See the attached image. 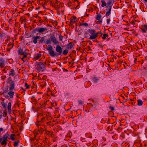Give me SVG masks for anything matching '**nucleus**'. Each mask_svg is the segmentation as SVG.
<instances>
[{
  "label": "nucleus",
  "mask_w": 147,
  "mask_h": 147,
  "mask_svg": "<svg viewBox=\"0 0 147 147\" xmlns=\"http://www.w3.org/2000/svg\"><path fill=\"white\" fill-rule=\"evenodd\" d=\"M45 41V43L47 45L51 44V42H52L55 45H56L59 43L58 41L54 35L51 36L50 39H48L47 40Z\"/></svg>",
  "instance_id": "f257e3e1"
},
{
  "label": "nucleus",
  "mask_w": 147,
  "mask_h": 147,
  "mask_svg": "<svg viewBox=\"0 0 147 147\" xmlns=\"http://www.w3.org/2000/svg\"><path fill=\"white\" fill-rule=\"evenodd\" d=\"M36 63L37 65L38 69L42 71L45 70V65H46V62L44 63L41 62H36Z\"/></svg>",
  "instance_id": "f03ea898"
},
{
  "label": "nucleus",
  "mask_w": 147,
  "mask_h": 147,
  "mask_svg": "<svg viewBox=\"0 0 147 147\" xmlns=\"http://www.w3.org/2000/svg\"><path fill=\"white\" fill-rule=\"evenodd\" d=\"M55 50L57 53H56L54 51L53 57H54L55 56H57L61 55L62 52V48L58 45L56 46Z\"/></svg>",
  "instance_id": "7ed1b4c3"
},
{
  "label": "nucleus",
  "mask_w": 147,
  "mask_h": 147,
  "mask_svg": "<svg viewBox=\"0 0 147 147\" xmlns=\"http://www.w3.org/2000/svg\"><path fill=\"white\" fill-rule=\"evenodd\" d=\"M9 136V135L7 133L3 136L2 138H0V143L1 142V141L3 140V141L1 143V145H6L7 143V139L8 138Z\"/></svg>",
  "instance_id": "20e7f679"
},
{
  "label": "nucleus",
  "mask_w": 147,
  "mask_h": 147,
  "mask_svg": "<svg viewBox=\"0 0 147 147\" xmlns=\"http://www.w3.org/2000/svg\"><path fill=\"white\" fill-rule=\"evenodd\" d=\"M47 50L49 51V54L51 57H53V55L54 54V51L53 50V47L50 45H49L46 48Z\"/></svg>",
  "instance_id": "39448f33"
},
{
  "label": "nucleus",
  "mask_w": 147,
  "mask_h": 147,
  "mask_svg": "<svg viewBox=\"0 0 147 147\" xmlns=\"http://www.w3.org/2000/svg\"><path fill=\"white\" fill-rule=\"evenodd\" d=\"M15 84L14 81H11L10 82L9 87V90H13L15 89Z\"/></svg>",
  "instance_id": "423d86ee"
},
{
  "label": "nucleus",
  "mask_w": 147,
  "mask_h": 147,
  "mask_svg": "<svg viewBox=\"0 0 147 147\" xmlns=\"http://www.w3.org/2000/svg\"><path fill=\"white\" fill-rule=\"evenodd\" d=\"M10 91L8 93V94L9 95L8 96L7 95H5L4 96L5 98H8L10 97L11 98H12L13 97V95L14 94V92L12 91V90H9Z\"/></svg>",
  "instance_id": "0eeeda50"
},
{
  "label": "nucleus",
  "mask_w": 147,
  "mask_h": 147,
  "mask_svg": "<svg viewBox=\"0 0 147 147\" xmlns=\"http://www.w3.org/2000/svg\"><path fill=\"white\" fill-rule=\"evenodd\" d=\"M101 33H101V31L98 32L96 33L95 32V34H94V35H93L92 36H90L89 39L90 40L94 39L97 38L98 34H101Z\"/></svg>",
  "instance_id": "6e6552de"
},
{
  "label": "nucleus",
  "mask_w": 147,
  "mask_h": 147,
  "mask_svg": "<svg viewBox=\"0 0 147 147\" xmlns=\"http://www.w3.org/2000/svg\"><path fill=\"white\" fill-rule=\"evenodd\" d=\"M5 59L3 58H0V67L1 68L5 66Z\"/></svg>",
  "instance_id": "1a4fd4ad"
},
{
  "label": "nucleus",
  "mask_w": 147,
  "mask_h": 147,
  "mask_svg": "<svg viewBox=\"0 0 147 147\" xmlns=\"http://www.w3.org/2000/svg\"><path fill=\"white\" fill-rule=\"evenodd\" d=\"M45 36L42 37L40 39L39 41V43L41 44H42L44 43L45 44H46L45 43L46 40H47V39H45Z\"/></svg>",
  "instance_id": "9d476101"
},
{
  "label": "nucleus",
  "mask_w": 147,
  "mask_h": 147,
  "mask_svg": "<svg viewBox=\"0 0 147 147\" xmlns=\"http://www.w3.org/2000/svg\"><path fill=\"white\" fill-rule=\"evenodd\" d=\"M40 38V36H33L32 37V39H34V40L32 41V42L35 44H36L37 42V40Z\"/></svg>",
  "instance_id": "9b49d317"
},
{
  "label": "nucleus",
  "mask_w": 147,
  "mask_h": 147,
  "mask_svg": "<svg viewBox=\"0 0 147 147\" xmlns=\"http://www.w3.org/2000/svg\"><path fill=\"white\" fill-rule=\"evenodd\" d=\"M76 18L74 16L71 18L70 22V23L71 26H72V25H73V24L76 22Z\"/></svg>",
  "instance_id": "f8f14e48"
},
{
  "label": "nucleus",
  "mask_w": 147,
  "mask_h": 147,
  "mask_svg": "<svg viewBox=\"0 0 147 147\" xmlns=\"http://www.w3.org/2000/svg\"><path fill=\"white\" fill-rule=\"evenodd\" d=\"M74 45V43L71 42L67 44L66 46V47L67 49H71L73 48Z\"/></svg>",
  "instance_id": "ddd939ff"
},
{
  "label": "nucleus",
  "mask_w": 147,
  "mask_h": 147,
  "mask_svg": "<svg viewBox=\"0 0 147 147\" xmlns=\"http://www.w3.org/2000/svg\"><path fill=\"white\" fill-rule=\"evenodd\" d=\"M111 6L109 7V8H108L107 10L108 11L106 12L105 16L106 17L108 16L111 14Z\"/></svg>",
  "instance_id": "4468645a"
},
{
  "label": "nucleus",
  "mask_w": 147,
  "mask_h": 147,
  "mask_svg": "<svg viewBox=\"0 0 147 147\" xmlns=\"http://www.w3.org/2000/svg\"><path fill=\"white\" fill-rule=\"evenodd\" d=\"M88 31L90 34H91L90 36H92L95 34V30L94 29H89Z\"/></svg>",
  "instance_id": "2eb2a0df"
},
{
  "label": "nucleus",
  "mask_w": 147,
  "mask_h": 147,
  "mask_svg": "<svg viewBox=\"0 0 147 147\" xmlns=\"http://www.w3.org/2000/svg\"><path fill=\"white\" fill-rule=\"evenodd\" d=\"M47 30V29L46 28H39L38 32L39 33H41L42 32H45Z\"/></svg>",
  "instance_id": "dca6fc26"
},
{
  "label": "nucleus",
  "mask_w": 147,
  "mask_h": 147,
  "mask_svg": "<svg viewBox=\"0 0 147 147\" xmlns=\"http://www.w3.org/2000/svg\"><path fill=\"white\" fill-rule=\"evenodd\" d=\"M25 53V52L23 51L22 49L20 47L19 48L18 51V53L19 55H23Z\"/></svg>",
  "instance_id": "f3484780"
},
{
  "label": "nucleus",
  "mask_w": 147,
  "mask_h": 147,
  "mask_svg": "<svg viewBox=\"0 0 147 147\" xmlns=\"http://www.w3.org/2000/svg\"><path fill=\"white\" fill-rule=\"evenodd\" d=\"M41 55L40 54L37 53L36 55H35L34 57V59L35 60H38L41 57Z\"/></svg>",
  "instance_id": "a211bd4d"
},
{
  "label": "nucleus",
  "mask_w": 147,
  "mask_h": 147,
  "mask_svg": "<svg viewBox=\"0 0 147 147\" xmlns=\"http://www.w3.org/2000/svg\"><path fill=\"white\" fill-rule=\"evenodd\" d=\"M112 0H108V1L107 2V8H109V7L110 6H112L111 5V4L112 3Z\"/></svg>",
  "instance_id": "6ab92c4d"
},
{
  "label": "nucleus",
  "mask_w": 147,
  "mask_h": 147,
  "mask_svg": "<svg viewBox=\"0 0 147 147\" xmlns=\"http://www.w3.org/2000/svg\"><path fill=\"white\" fill-rule=\"evenodd\" d=\"M101 2L102 3V4H101V6L102 7H104L105 6H107V4L106 3L105 1L103 0H101Z\"/></svg>",
  "instance_id": "aec40b11"
},
{
  "label": "nucleus",
  "mask_w": 147,
  "mask_h": 147,
  "mask_svg": "<svg viewBox=\"0 0 147 147\" xmlns=\"http://www.w3.org/2000/svg\"><path fill=\"white\" fill-rule=\"evenodd\" d=\"M15 75V73L14 72V70L13 69H11V71L9 73V76H13Z\"/></svg>",
  "instance_id": "412c9836"
},
{
  "label": "nucleus",
  "mask_w": 147,
  "mask_h": 147,
  "mask_svg": "<svg viewBox=\"0 0 147 147\" xmlns=\"http://www.w3.org/2000/svg\"><path fill=\"white\" fill-rule=\"evenodd\" d=\"M11 102H9L8 103V105L7 107V109L8 111L10 112L11 111Z\"/></svg>",
  "instance_id": "4be33fe9"
},
{
  "label": "nucleus",
  "mask_w": 147,
  "mask_h": 147,
  "mask_svg": "<svg viewBox=\"0 0 147 147\" xmlns=\"http://www.w3.org/2000/svg\"><path fill=\"white\" fill-rule=\"evenodd\" d=\"M142 104L143 102L141 100L139 99L138 100V106H141L142 105Z\"/></svg>",
  "instance_id": "5701e85b"
},
{
  "label": "nucleus",
  "mask_w": 147,
  "mask_h": 147,
  "mask_svg": "<svg viewBox=\"0 0 147 147\" xmlns=\"http://www.w3.org/2000/svg\"><path fill=\"white\" fill-rule=\"evenodd\" d=\"M101 18V16L100 14H98L97 15L96 19L98 20H99Z\"/></svg>",
  "instance_id": "b1692460"
},
{
  "label": "nucleus",
  "mask_w": 147,
  "mask_h": 147,
  "mask_svg": "<svg viewBox=\"0 0 147 147\" xmlns=\"http://www.w3.org/2000/svg\"><path fill=\"white\" fill-rule=\"evenodd\" d=\"M92 79L93 80L94 82L95 83H97L99 80V79H98V78L96 77L93 78H92Z\"/></svg>",
  "instance_id": "393cba45"
},
{
  "label": "nucleus",
  "mask_w": 147,
  "mask_h": 147,
  "mask_svg": "<svg viewBox=\"0 0 147 147\" xmlns=\"http://www.w3.org/2000/svg\"><path fill=\"white\" fill-rule=\"evenodd\" d=\"M108 37V35L107 34H105L103 35V36L102 37V38L103 39L105 40L106 38V37Z\"/></svg>",
  "instance_id": "a878e982"
},
{
  "label": "nucleus",
  "mask_w": 147,
  "mask_h": 147,
  "mask_svg": "<svg viewBox=\"0 0 147 147\" xmlns=\"http://www.w3.org/2000/svg\"><path fill=\"white\" fill-rule=\"evenodd\" d=\"M80 26H85L86 27L88 25V23H82L80 24Z\"/></svg>",
  "instance_id": "bb28decb"
},
{
  "label": "nucleus",
  "mask_w": 147,
  "mask_h": 147,
  "mask_svg": "<svg viewBox=\"0 0 147 147\" xmlns=\"http://www.w3.org/2000/svg\"><path fill=\"white\" fill-rule=\"evenodd\" d=\"M68 52V50L67 49L65 50L63 52V55H66L67 54Z\"/></svg>",
  "instance_id": "cd10ccee"
},
{
  "label": "nucleus",
  "mask_w": 147,
  "mask_h": 147,
  "mask_svg": "<svg viewBox=\"0 0 147 147\" xmlns=\"http://www.w3.org/2000/svg\"><path fill=\"white\" fill-rule=\"evenodd\" d=\"M1 104L2 105V106L4 108H6V106L7 105L6 104H5L4 102H1Z\"/></svg>",
  "instance_id": "c85d7f7f"
},
{
  "label": "nucleus",
  "mask_w": 147,
  "mask_h": 147,
  "mask_svg": "<svg viewBox=\"0 0 147 147\" xmlns=\"http://www.w3.org/2000/svg\"><path fill=\"white\" fill-rule=\"evenodd\" d=\"M5 36V34L2 32L0 33V37L2 38L4 37Z\"/></svg>",
  "instance_id": "c756f323"
},
{
  "label": "nucleus",
  "mask_w": 147,
  "mask_h": 147,
  "mask_svg": "<svg viewBox=\"0 0 147 147\" xmlns=\"http://www.w3.org/2000/svg\"><path fill=\"white\" fill-rule=\"evenodd\" d=\"M38 30H39V28H35L33 30V32L34 33H35L36 32H38Z\"/></svg>",
  "instance_id": "7c9ffc66"
},
{
  "label": "nucleus",
  "mask_w": 147,
  "mask_h": 147,
  "mask_svg": "<svg viewBox=\"0 0 147 147\" xmlns=\"http://www.w3.org/2000/svg\"><path fill=\"white\" fill-rule=\"evenodd\" d=\"M13 45H12V46H11V47H9V48L7 47V51H9V52L10 51L11 49L13 48Z\"/></svg>",
  "instance_id": "2f4dec72"
},
{
  "label": "nucleus",
  "mask_w": 147,
  "mask_h": 147,
  "mask_svg": "<svg viewBox=\"0 0 147 147\" xmlns=\"http://www.w3.org/2000/svg\"><path fill=\"white\" fill-rule=\"evenodd\" d=\"M15 136V135L14 134H11V136H10V138L11 139L13 140H14V138H13V136Z\"/></svg>",
  "instance_id": "473e14b6"
},
{
  "label": "nucleus",
  "mask_w": 147,
  "mask_h": 147,
  "mask_svg": "<svg viewBox=\"0 0 147 147\" xmlns=\"http://www.w3.org/2000/svg\"><path fill=\"white\" fill-rule=\"evenodd\" d=\"M25 86L26 87V89L29 88V86L26 83L25 84Z\"/></svg>",
  "instance_id": "72a5a7b5"
},
{
  "label": "nucleus",
  "mask_w": 147,
  "mask_h": 147,
  "mask_svg": "<svg viewBox=\"0 0 147 147\" xmlns=\"http://www.w3.org/2000/svg\"><path fill=\"white\" fill-rule=\"evenodd\" d=\"M63 38V36L61 35H59V40L61 41L62 40Z\"/></svg>",
  "instance_id": "f704fd0d"
},
{
  "label": "nucleus",
  "mask_w": 147,
  "mask_h": 147,
  "mask_svg": "<svg viewBox=\"0 0 147 147\" xmlns=\"http://www.w3.org/2000/svg\"><path fill=\"white\" fill-rule=\"evenodd\" d=\"M78 102L79 104L80 105H82L83 104V102L80 100H79L78 101Z\"/></svg>",
  "instance_id": "c9c22d12"
},
{
  "label": "nucleus",
  "mask_w": 147,
  "mask_h": 147,
  "mask_svg": "<svg viewBox=\"0 0 147 147\" xmlns=\"http://www.w3.org/2000/svg\"><path fill=\"white\" fill-rule=\"evenodd\" d=\"M13 45L12 43L11 42L9 43L7 45V47L9 48L10 47V46H12Z\"/></svg>",
  "instance_id": "e433bc0d"
},
{
  "label": "nucleus",
  "mask_w": 147,
  "mask_h": 147,
  "mask_svg": "<svg viewBox=\"0 0 147 147\" xmlns=\"http://www.w3.org/2000/svg\"><path fill=\"white\" fill-rule=\"evenodd\" d=\"M11 77L9 78L8 79V80H7L6 81V82L8 84L9 82L10 83V81H11Z\"/></svg>",
  "instance_id": "4c0bfd02"
},
{
  "label": "nucleus",
  "mask_w": 147,
  "mask_h": 147,
  "mask_svg": "<svg viewBox=\"0 0 147 147\" xmlns=\"http://www.w3.org/2000/svg\"><path fill=\"white\" fill-rule=\"evenodd\" d=\"M141 30L143 32V33H145L146 32V30L145 29H144V28H141Z\"/></svg>",
  "instance_id": "58836bf2"
},
{
  "label": "nucleus",
  "mask_w": 147,
  "mask_h": 147,
  "mask_svg": "<svg viewBox=\"0 0 147 147\" xmlns=\"http://www.w3.org/2000/svg\"><path fill=\"white\" fill-rule=\"evenodd\" d=\"M18 142H15L14 143V146H18Z\"/></svg>",
  "instance_id": "ea45409f"
},
{
  "label": "nucleus",
  "mask_w": 147,
  "mask_h": 147,
  "mask_svg": "<svg viewBox=\"0 0 147 147\" xmlns=\"http://www.w3.org/2000/svg\"><path fill=\"white\" fill-rule=\"evenodd\" d=\"M28 54V53H24V54L23 55V57L24 58L26 57L27 55Z\"/></svg>",
  "instance_id": "a19ab883"
},
{
  "label": "nucleus",
  "mask_w": 147,
  "mask_h": 147,
  "mask_svg": "<svg viewBox=\"0 0 147 147\" xmlns=\"http://www.w3.org/2000/svg\"><path fill=\"white\" fill-rule=\"evenodd\" d=\"M109 108L112 111L114 110L115 109L114 108L111 106H110L109 107Z\"/></svg>",
  "instance_id": "79ce46f5"
},
{
  "label": "nucleus",
  "mask_w": 147,
  "mask_h": 147,
  "mask_svg": "<svg viewBox=\"0 0 147 147\" xmlns=\"http://www.w3.org/2000/svg\"><path fill=\"white\" fill-rule=\"evenodd\" d=\"M36 139V138H31L30 140L32 142H33L34 140Z\"/></svg>",
  "instance_id": "37998d69"
},
{
  "label": "nucleus",
  "mask_w": 147,
  "mask_h": 147,
  "mask_svg": "<svg viewBox=\"0 0 147 147\" xmlns=\"http://www.w3.org/2000/svg\"><path fill=\"white\" fill-rule=\"evenodd\" d=\"M107 24H109L110 22V19H108L107 20Z\"/></svg>",
  "instance_id": "c03bdc74"
},
{
  "label": "nucleus",
  "mask_w": 147,
  "mask_h": 147,
  "mask_svg": "<svg viewBox=\"0 0 147 147\" xmlns=\"http://www.w3.org/2000/svg\"><path fill=\"white\" fill-rule=\"evenodd\" d=\"M38 134V132H37V133L35 132L34 133V137L35 138H36V136Z\"/></svg>",
  "instance_id": "a18cd8bd"
},
{
  "label": "nucleus",
  "mask_w": 147,
  "mask_h": 147,
  "mask_svg": "<svg viewBox=\"0 0 147 147\" xmlns=\"http://www.w3.org/2000/svg\"><path fill=\"white\" fill-rule=\"evenodd\" d=\"M144 29H147V25H144Z\"/></svg>",
  "instance_id": "49530a36"
},
{
  "label": "nucleus",
  "mask_w": 147,
  "mask_h": 147,
  "mask_svg": "<svg viewBox=\"0 0 147 147\" xmlns=\"http://www.w3.org/2000/svg\"><path fill=\"white\" fill-rule=\"evenodd\" d=\"M98 22H99V24H101L102 22V20H100L99 21H98Z\"/></svg>",
  "instance_id": "de8ad7c7"
},
{
  "label": "nucleus",
  "mask_w": 147,
  "mask_h": 147,
  "mask_svg": "<svg viewBox=\"0 0 147 147\" xmlns=\"http://www.w3.org/2000/svg\"><path fill=\"white\" fill-rule=\"evenodd\" d=\"M3 129L2 128H0V133H1V131H3Z\"/></svg>",
  "instance_id": "09e8293b"
},
{
  "label": "nucleus",
  "mask_w": 147,
  "mask_h": 147,
  "mask_svg": "<svg viewBox=\"0 0 147 147\" xmlns=\"http://www.w3.org/2000/svg\"><path fill=\"white\" fill-rule=\"evenodd\" d=\"M40 122L39 121H38V123H36V125L38 126L39 125V123Z\"/></svg>",
  "instance_id": "8fccbe9b"
},
{
  "label": "nucleus",
  "mask_w": 147,
  "mask_h": 147,
  "mask_svg": "<svg viewBox=\"0 0 147 147\" xmlns=\"http://www.w3.org/2000/svg\"><path fill=\"white\" fill-rule=\"evenodd\" d=\"M5 69H4V72H5V73H6L7 72V71L6 70H5Z\"/></svg>",
  "instance_id": "3c124183"
},
{
  "label": "nucleus",
  "mask_w": 147,
  "mask_h": 147,
  "mask_svg": "<svg viewBox=\"0 0 147 147\" xmlns=\"http://www.w3.org/2000/svg\"><path fill=\"white\" fill-rule=\"evenodd\" d=\"M24 58L23 57L22 58H21V59L24 61Z\"/></svg>",
  "instance_id": "603ef678"
},
{
  "label": "nucleus",
  "mask_w": 147,
  "mask_h": 147,
  "mask_svg": "<svg viewBox=\"0 0 147 147\" xmlns=\"http://www.w3.org/2000/svg\"><path fill=\"white\" fill-rule=\"evenodd\" d=\"M38 18H39V21H40V19H41V18H40V17L38 16Z\"/></svg>",
  "instance_id": "864d4df0"
},
{
  "label": "nucleus",
  "mask_w": 147,
  "mask_h": 147,
  "mask_svg": "<svg viewBox=\"0 0 147 147\" xmlns=\"http://www.w3.org/2000/svg\"><path fill=\"white\" fill-rule=\"evenodd\" d=\"M6 114H5V115H4H4H3L4 117H6Z\"/></svg>",
  "instance_id": "5fc2aeb1"
},
{
  "label": "nucleus",
  "mask_w": 147,
  "mask_h": 147,
  "mask_svg": "<svg viewBox=\"0 0 147 147\" xmlns=\"http://www.w3.org/2000/svg\"><path fill=\"white\" fill-rule=\"evenodd\" d=\"M2 117V116L0 114V119H1Z\"/></svg>",
  "instance_id": "6e6d98bb"
},
{
  "label": "nucleus",
  "mask_w": 147,
  "mask_h": 147,
  "mask_svg": "<svg viewBox=\"0 0 147 147\" xmlns=\"http://www.w3.org/2000/svg\"><path fill=\"white\" fill-rule=\"evenodd\" d=\"M131 24H134V22L132 21L131 22Z\"/></svg>",
  "instance_id": "4d7b16f0"
},
{
  "label": "nucleus",
  "mask_w": 147,
  "mask_h": 147,
  "mask_svg": "<svg viewBox=\"0 0 147 147\" xmlns=\"http://www.w3.org/2000/svg\"><path fill=\"white\" fill-rule=\"evenodd\" d=\"M16 97H17V98H19V97H18V95L17 94V95H16Z\"/></svg>",
  "instance_id": "13d9d810"
},
{
  "label": "nucleus",
  "mask_w": 147,
  "mask_h": 147,
  "mask_svg": "<svg viewBox=\"0 0 147 147\" xmlns=\"http://www.w3.org/2000/svg\"><path fill=\"white\" fill-rule=\"evenodd\" d=\"M144 1L146 2H147V0H144Z\"/></svg>",
  "instance_id": "bf43d9fd"
},
{
  "label": "nucleus",
  "mask_w": 147,
  "mask_h": 147,
  "mask_svg": "<svg viewBox=\"0 0 147 147\" xmlns=\"http://www.w3.org/2000/svg\"><path fill=\"white\" fill-rule=\"evenodd\" d=\"M102 35V33H101V35H100V36H101Z\"/></svg>",
  "instance_id": "052dcab7"
},
{
  "label": "nucleus",
  "mask_w": 147,
  "mask_h": 147,
  "mask_svg": "<svg viewBox=\"0 0 147 147\" xmlns=\"http://www.w3.org/2000/svg\"><path fill=\"white\" fill-rule=\"evenodd\" d=\"M88 34V33L87 32H86L85 34L87 35Z\"/></svg>",
  "instance_id": "680f3d73"
},
{
  "label": "nucleus",
  "mask_w": 147,
  "mask_h": 147,
  "mask_svg": "<svg viewBox=\"0 0 147 147\" xmlns=\"http://www.w3.org/2000/svg\"><path fill=\"white\" fill-rule=\"evenodd\" d=\"M38 132H40V130H38Z\"/></svg>",
  "instance_id": "e2e57ef3"
},
{
  "label": "nucleus",
  "mask_w": 147,
  "mask_h": 147,
  "mask_svg": "<svg viewBox=\"0 0 147 147\" xmlns=\"http://www.w3.org/2000/svg\"><path fill=\"white\" fill-rule=\"evenodd\" d=\"M71 26L73 28L74 27V26L73 25H72V26Z\"/></svg>",
  "instance_id": "0e129e2a"
},
{
  "label": "nucleus",
  "mask_w": 147,
  "mask_h": 147,
  "mask_svg": "<svg viewBox=\"0 0 147 147\" xmlns=\"http://www.w3.org/2000/svg\"><path fill=\"white\" fill-rule=\"evenodd\" d=\"M136 58H135V61L136 60Z\"/></svg>",
  "instance_id": "69168bd1"
},
{
  "label": "nucleus",
  "mask_w": 147,
  "mask_h": 147,
  "mask_svg": "<svg viewBox=\"0 0 147 147\" xmlns=\"http://www.w3.org/2000/svg\"><path fill=\"white\" fill-rule=\"evenodd\" d=\"M21 88L22 89H23V88H22V87H21Z\"/></svg>",
  "instance_id": "338daca9"
},
{
  "label": "nucleus",
  "mask_w": 147,
  "mask_h": 147,
  "mask_svg": "<svg viewBox=\"0 0 147 147\" xmlns=\"http://www.w3.org/2000/svg\"><path fill=\"white\" fill-rule=\"evenodd\" d=\"M108 129H109V127H108Z\"/></svg>",
  "instance_id": "774afa93"
}]
</instances>
